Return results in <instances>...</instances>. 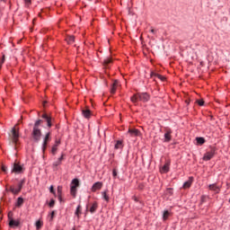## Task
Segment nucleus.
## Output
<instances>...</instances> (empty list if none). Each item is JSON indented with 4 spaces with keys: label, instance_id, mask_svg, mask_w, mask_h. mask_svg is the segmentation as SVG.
Here are the masks:
<instances>
[{
    "label": "nucleus",
    "instance_id": "obj_1",
    "mask_svg": "<svg viewBox=\"0 0 230 230\" xmlns=\"http://www.w3.org/2000/svg\"><path fill=\"white\" fill-rule=\"evenodd\" d=\"M11 139L13 145H17L19 142V128H17V124L13 128L11 131Z\"/></svg>",
    "mask_w": 230,
    "mask_h": 230
},
{
    "label": "nucleus",
    "instance_id": "obj_2",
    "mask_svg": "<svg viewBox=\"0 0 230 230\" xmlns=\"http://www.w3.org/2000/svg\"><path fill=\"white\" fill-rule=\"evenodd\" d=\"M31 136H32V139L36 143H39V141H40V137H42V131H40V128H33Z\"/></svg>",
    "mask_w": 230,
    "mask_h": 230
},
{
    "label": "nucleus",
    "instance_id": "obj_3",
    "mask_svg": "<svg viewBox=\"0 0 230 230\" xmlns=\"http://www.w3.org/2000/svg\"><path fill=\"white\" fill-rule=\"evenodd\" d=\"M78 186H80V181H78V179H74L71 182V195H73V197H76V188H78Z\"/></svg>",
    "mask_w": 230,
    "mask_h": 230
},
{
    "label": "nucleus",
    "instance_id": "obj_4",
    "mask_svg": "<svg viewBox=\"0 0 230 230\" xmlns=\"http://www.w3.org/2000/svg\"><path fill=\"white\" fill-rule=\"evenodd\" d=\"M13 172H15L16 173H23V172H25L24 164L15 161L13 164Z\"/></svg>",
    "mask_w": 230,
    "mask_h": 230
},
{
    "label": "nucleus",
    "instance_id": "obj_5",
    "mask_svg": "<svg viewBox=\"0 0 230 230\" xmlns=\"http://www.w3.org/2000/svg\"><path fill=\"white\" fill-rule=\"evenodd\" d=\"M24 182L25 181L22 180L18 184V188L10 187V191L13 192V195H19V192L22 190V184H24Z\"/></svg>",
    "mask_w": 230,
    "mask_h": 230
},
{
    "label": "nucleus",
    "instance_id": "obj_6",
    "mask_svg": "<svg viewBox=\"0 0 230 230\" xmlns=\"http://www.w3.org/2000/svg\"><path fill=\"white\" fill-rule=\"evenodd\" d=\"M214 155H215V149L213 148L204 155L203 161H210V159H213Z\"/></svg>",
    "mask_w": 230,
    "mask_h": 230
},
{
    "label": "nucleus",
    "instance_id": "obj_7",
    "mask_svg": "<svg viewBox=\"0 0 230 230\" xmlns=\"http://www.w3.org/2000/svg\"><path fill=\"white\" fill-rule=\"evenodd\" d=\"M160 172L163 173H168V172H170V161L165 162V164L161 167Z\"/></svg>",
    "mask_w": 230,
    "mask_h": 230
},
{
    "label": "nucleus",
    "instance_id": "obj_8",
    "mask_svg": "<svg viewBox=\"0 0 230 230\" xmlns=\"http://www.w3.org/2000/svg\"><path fill=\"white\" fill-rule=\"evenodd\" d=\"M138 100L140 102H148V100H150V95H148L146 93H138Z\"/></svg>",
    "mask_w": 230,
    "mask_h": 230
},
{
    "label": "nucleus",
    "instance_id": "obj_9",
    "mask_svg": "<svg viewBox=\"0 0 230 230\" xmlns=\"http://www.w3.org/2000/svg\"><path fill=\"white\" fill-rule=\"evenodd\" d=\"M51 139V133L49 132L46 134L44 140H43V150H46V146H48V141Z\"/></svg>",
    "mask_w": 230,
    "mask_h": 230
},
{
    "label": "nucleus",
    "instance_id": "obj_10",
    "mask_svg": "<svg viewBox=\"0 0 230 230\" xmlns=\"http://www.w3.org/2000/svg\"><path fill=\"white\" fill-rule=\"evenodd\" d=\"M103 186V183L97 181L95 182L92 187V191H98V190H102V187Z\"/></svg>",
    "mask_w": 230,
    "mask_h": 230
},
{
    "label": "nucleus",
    "instance_id": "obj_11",
    "mask_svg": "<svg viewBox=\"0 0 230 230\" xmlns=\"http://www.w3.org/2000/svg\"><path fill=\"white\" fill-rule=\"evenodd\" d=\"M41 118L47 122L49 128H51V117L48 116V114L44 113Z\"/></svg>",
    "mask_w": 230,
    "mask_h": 230
},
{
    "label": "nucleus",
    "instance_id": "obj_12",
    "mask_svg": "<svg viewBox=\"0 0 230 230\" xmlns=\"http://www.w3.org/2000/svg\"><path fill=\"white\" fill-rule=\"evenodd\" d=\"M208 189L210 191H214V193H219L220 192V188L217 186V184H210L208 186Z\"/></svg>",
    "mask_w": 230,
    "mask_h": 230
},
{
    "label": "nucleus",
    "instance_id": "obj_13",
    "mask_svg": "<svg viewBox=\"0 0 230 230\" xmlns=\"http://www.w3.org/2000/svg\"><path fill=\"white\" fill-rule=\"evenodd\" d=\"M164 140L166 143L172 140V130L168 129L164 134Z\"/></svg>",
    "mask_w": 230,
    "mask_h": 230
},
{
    "label": "nucleus",
    "instance_id": "obj_14",
    "mask_svg": "<svg viewBox=\"0 0 230 230\" xmlns=\"http://www.w3.org/2000/svg\"><path fill=\"white\" fill-rule=\"evenodd\" d=\"M192 182H193V177H190L189 180L183 183L184 190L190 188Z\"/></svg>",
    "mask_w": 230,
    "mask_h": 230
},
{
    "label": "nucleus",
    "instance_id": "obj_15",
    "mask_svg": "<svg viewBox=\"0 0 230 230\" xmlns=\"http://www.w3.org/2000/svg\"><path fill=\"white\" fill-rule=\"evenodd\" d=\"M21 223L19 222V221H17V220H14V219H11L10 221H9V227H19V225H20Z\"/></svg>",
    "mask_w": 230,
    "mask_h": 230
},
{
    "label": "nucleus",
    "instance_id": "obj_16",
    "mask_svg": "<svg viewBox=\"0 0 230 230\" xmlns=\"http://www.w3.org/2000/svg\"><path fill=\"white\" fill-rule=\"evenodd\" d=\"M128 134L133 137L141 136V132L138 129H128Z\"/></svg>",
    "mask_w": 230,
    "mask_h": 230
},
{
    "label": "nucleus",
    "instance_id": "obj_17",
    "mask_svg": "<svg viewBox=\"0 0 230 230\" xmlns=\"http://www.w3.org/2000/svg\"><path fill=\"white\" fill-rule=\"evenodd\" d=\"M82 114L84 118L89 119V118H91V110L84 109L82 111Z\"/></svg>",
    "mask_w": 230,
    "mask_h": 230
},
{
    "label": "nucleus",
    "instance_id": "obj_18",
    "mask_svg": "<svg viewBox=\"0 0 230 230\" xmlns=\"http://www.w3.org/2000/svg\"><path fill=\"white\" fill-rule=\"evenodd\" d=\"M97 209H98V203L93 202L92 207L90 208V213H92V215H93V213H96Z\"/></svg>",
    "mask_w": 230,
    "mask_h": 230
},
{
    "label": "nucleus",
    "instance_id": "obj_19",
    "mask_svg": "<svg viewBox=\"0 0 230 230\" xmlns=\"http://www.w3.org/2000/svg\"><path fill=\"white\" fill-rule=\"evenodd\" d=\"M151 76H155V78H158V80H161V82H164V80H166V77L155 73H152Z\"/></svg>",
    "mask_w": 230,
    "mask_h": 230
},
{
    "label": "nucleus",
    "instance_id": "obj_20",
    "mask_svg": "<svg viewBox=\"0 0 230 230\" xmlns=\"http://www.w3.org/2000/svg\"><path fill=\"white\" fill-rule=\"evenodd\" d=\"M118 87V82H114L111 85V94H115L116 93V89Z\"/></svg>",
    "mask_w": 230,
    "mask_h": 230
},
{
    "label": "nucleus",
    "instance_id": "obj_21",
    "mask_svg": "<svg viewBox=\"0 0 230 230\" xmlns=\"http://www.w3.org/2000/svg\"><path fill=\"white\" fill-rule=\"evenodd\" d=\"M119 148H123V142L118 140L115 144V150H119Z\"/></svg>",
    "mask_w": 230,
    "mask_h": 230
},
{
    "label": "nucleus",
    "instance_id": "obj_22",
    "mask_svg": "<svg viewBox=\"0 0 230 230\" xmlns=\"http://www.w3.org/2000/svg\"><path fill=\"white\" fill-rule=\"evenodd\" d=\"M132 103H136L137 102H139V93L137 94H134L131 98H130Z\"/></svg>",
    "mask_w": 230,
    "mask_h": 230
},
{
    "label": "nucleus",
    "instance_id": "obj_23",
    "mask_svg": "<svg viewBox=\"0 0 230 230\" xmlns=\"http://www.w3.org/2000/svg\"><path fill=\"white\" fill-rule=\"evenodd\" d=\"M171 213L168 210H164L163 213V220H168V217H170Z\"/></svg>",
    "mask_w": 230,
    "mask_h": 230
},
{
    "label": "nucleus",
    "instance_id": "obj_24",
    "mask_svg": "<svg viewBox=\"0 0 230 230\" xmlns=\"http://www.w3.org/2000/svg\"><path fill=\"white\" fill-rule=\"evenodd\" d=\"M80 215H82V206L78 205L75 210V216L80 217Z\"/></svg>",
    "mask_w": 230,
    "mask_h": 230
},
{
    "label": "nucleus",
    "instance_id": "obj_25",
    "mask_svg": "<svg viewBox=\"0 0 230 230\" xmlns=\"http://www.w3.org/2000/svg\"><path fill=\"white\" fill-rule=\"evenodd\" d=\"M62 161H64V155H62L58 159V161H56L54 163V166H58L60 164V163H62Z\"/></svg>",
    "mask_w": 230,
    "mask_h": 230
},
{
    "label": "nucleus",
    "instance_id": "obj_26",
    "mask_svg": "<svg viewBox=\"0 0 230 230\" xmlns=\"http://www.w3.org/2000/svg\"><path fill=\"white\" fill-rule=\"evenodd\" d=\"M111 62H112V58H107L104 59V61H103V66H105V67H107V66H109V64H111Z\"/></svg>",
    "mask_w": 230,
    "mask_h": 230
},
{
    "label": "nucleus",
    "instance_id": "obj_27",
    "mask_svg": "<svg viewBox=\"0 0 230 230\" xmlns=\"http://www.w3.org/2000/svg\"><path fill=\"white\" fill-rule=\"evenodd\" d=\"M66 42H68V44H73V42H75V36H68L66 38Z\"/></svg>",
    "mask_w": 230,
    "mask_h": 230
},
{
    "label": "nucleus",
    "instance_id": "obj_28",
    "mask_svg": "<svg viewBox=\"0 0 230 230\" xmlns=\"http://www.w3.org/2000/svg\"><path fill=\"white\" fill-rule=\"evenodd\" d=\"M196 141L197 143H199V145H204V143H206V140L204 139V137H197Z\"/></svg>",
    "mask_w": 230,
    "mask_h": 230
},
{
    "label": "nucleus",
    "instance_id": "obj_29",
    "mask_svg": "<svg viewBox=\"0 0 230 230\" xmlns=\"http://www.w3.org/2000/svg\"><path fill=\"white\" fill-rule=\"evenodd\" d=\"M42 124V119H38L34 126H33V128H39V127H40V125Z\"/></svg>",
    "mask_w": 230,
    "mask_h": 230
},
{
    "label": "nucleus",
    "instance_id": "obj_30",
    "mask_svg": "<svg viewBox=\"0 0 230 230\" xmlns=\"http://www.w3.org/2000/svg\"><path fill=\"white\" fill-rule=\"evenodd\" d=\"M23 203L24 199L22 198H18L16 206L21 207V205Z\"/></svg>",
    "mask_w": 230,
    "mask_h": 230
},
{
    "label": "nucleus",
    "instance_id": "obj_31",
    "mask_svg": "<svg viewBox=\"0 0 230 230\" xmlns=\"http://www.w3.org/2000/svg\"><path fill=\"white\" fill-rule=\"evenodd\" d=\"M42 227V222L40 220L36 222V229H40Z\"/></svg>",
    "mask_w": 230,
    "mask_h": 230
},
{
    "label": "nucleus",
    "instance_id": "obj_32",
    "mask_svg": "<svg viewBox=\"0 0 230 230\" xmlns=\"http://www.w3.org/2000/svg\"><path fill=\"white\" fill-rule=\"evenodd\" d=\"M102 197L104 199V200H106V202H109V196L107 195V192H102Z\"/></svg>",
    "mask_w": 230,
    "mask_h": 230
},
{
    "label": "nucleus",
    "instance_id": "obj_33",
    "mask_svg": "<svg viewBox=\"0 0 230 230\" xmlns=\"http://www.w3.org/2000/svg\"><path fill=\"white\" fill-rule=\"evenodd\" d=\"M57 150H58L57 145H54V146H52V150H51L53 155H55V154H57Z\"/></svg>",
    "mask_w": 230,
    "mask_h": 230
},
{
    "label": "nucleus",
    "instance_id": "obj_34",
    "mask_svg": "<svg viewBox=\"0 0 230 230\" xmlns=\"http://www.w3.org/2000/svg\"><path fill=\"white\" fill-rule=\"evenodd\" d=\"M13 212H9L8 213V219H9V222H10V220H13Z\"/></svg>",
    "mask_w": 230,
    "mask_h": 230
},
{
    "label": "nucleus",
    "instance_id": "obj_35",
    "mask_svg": "<svg viewBox=\"0 0 230 230\" xmlns=\"http://www.w3.org/2000/svg\"><path fill=\"white\" fill-rule=\"evenodd\" d=\"M49 208H53L55 206V199H51L49 203Z\"/></svg>",
    "mask_w": 230,
    "mask_h": 230
},
{
    "label": "nucleus",
    "instance_id": "obj_36",
    "mask_svg": "<svg viewBox=\"0 0 230 230\" xmlns=\"http://www.w3.org/2000/svg\"><path fill=\"white\" fill-rule=\"evenodd\" d=\"M197 103H198L200 107H202V106L204 105V100H199V101H197Z\"/></svg>",
    "mask_w": 230,
    "mask_h": 230
},
{
    "label": "nucleus",
    "instance_id": "obj_37",
    "mask_svg": "<svg viewBox=\"0 0 230 230\" xmlns=\"http://www.w3.org/2000/svg\"><path fill=\"white\" fill-rule=\"evenodd\" d=\"M58 195H62V187H58Z\"/></svg>",
    "mask_w": 230,
    "mask_h": 230
},
{
    "label": "nucleus",
    "instance_id": "obj_38",
    "mask_svg": "<svg viewBox=\"0 0 230 230\" xmlns=\"http://www.w3.org/2000/svg\"><path fill=\"white\" fill-rule=\"evenodd\" d=\"M49 191H50V193H53V195H55V189H54L53 185L50 186Z\"/></svg>",
    "mask_w": 230,
    "mask_h": 230
},
{
    "label": "nucleus",
    "instance_id": "obj_39",
    "mask_svg": "<svg viewBox=\"0 0 230 230\" xmlns=\"http://www.w3.org/2000/svg\"><path fill=\"white\" fill-rule=\"evenodd\" d=\"M4 64V55L2 56V58L0 60V66H3Z\"/></svg>",
    "mask_w": 230,
    "mask_h": 230
},
{
    "label": "nucleus",
    "instance_id": "obj_40",
    "mask_svg": "<svg viewBox=\"0 0 230 230\" xmlns=\"http://www.w3.org/2000/svg\"><path fill=\"white\" fill-rule=\"evenodd\" d=\"M49 217H50V220H53V218H55V211H52Z\"/></svg>",
    "mask_w": 230,
    "mask_h": 230
},
{
    "label": "nucleus",
    "instance_id": "obj_41",
    "mask_svg": "<svg viewBox=\"0 0 230 230\" xmlns=\"http://www.w3.org/2000/svg\"><path fill=\"white\" fill-rule=\"evenodd\" d=\"M58 199L59 202H62V195H58Z\"/></svg>",
    "mask_w": 230,
    "mask_h": 230
},
{
    "label": "nucleus",
    "instance_id": "obj_42",
    "mask_svg": "<svg viewBox=\"0 0 230 230\" xmlns=\"http://www.w3.org/2000/svg\"><path fill=\"white\" fill-rule=\"evenodd\" d=\"M6 170H7V169H6V166L3 165V166H2V172H6Z\"/></svg>",
    "mask_w": 230,
    "mask_h": 230
},
{
    "label": "nucleus",
    "instance_id": "obj_43",
    "mask_svg": "<svg viewBox=\"0 0 230 230\" xmlns=\"http://www.w3.org/2000/svg\"><path fill=\"white\" fill-rule=\"evenodd\" d=\"M26 4H30L31 3V0H25Z\"/></svg>",
    "mask_w": 230,
    "mask_h": 230
},
{
    "label": "nucleus",
    "instance_id": "obj_44",
    "mask_svg": "<svg viewBox=\"0 0 230 230\" xmlns=\"http://www.w3.org/2000/svg\"><path fill=\"white\" fill-rule=\"evenodd\" d=\"M55 145H57V146H58V145H60V140H56V144Z\"/></svg>",
    "mask_w": 230,
    "mask_h": 230
},
{
    "label": "nucleus",
    "instance_id": "obj_45",
    "mask_svg": "<svg viewBox=\"0 0 230 230\" xmlns=\"http://www.w3.org/2000/svg\"><path fill=\"white\" fill-rule=\"evenodd\" d=\"M151 33H155V30L151 29Z\"/></svg>",
    "mask_w": 230,
    "mask_h": 230
},
{
    "label": "nucleus",
    "instance_id": "obj_46",
    "mask_svg": "<svg viewBox=\"0 0 230 230\" xmlns=\"http://www.w3.org/2000/svg\"><path fill=\"white\" fill-rule=\"evenodd\" d=\"M117 176H118V173H113L114 179H116Z\"/></svg>",
    "mask_w": 230,
    "mask_h": 230
},
{
    "label": "nucleus",
    "instance_id": "obj_47",
    "mask_svg": "<svg viewBox=\"0 0 230 230\" xmlns=\"http://www.w3.org/2000/svg\"><path fill=\"white\" fill-rule=\"evenodd\" d=\"M204 199H205V197H202V198H201L202 202H204Z\"/></svg>",
    "mask_w": 230,
    "mask_h": 230
},
{
    "label": "nucleus",
    "instance_id": "obj_48",
    "mask_svg": "<svg viewBox=\"0 0 230 230\" xmlns=\"http://www.w3.org/2000/svg\"><path fill=\"white\" fill-rule=\"evenodd\" d=\"M113 173H116V170L113 171Z\"/></svg>",
    "mask_w": 230,
    "mask_h": 230
}]
</instances>
